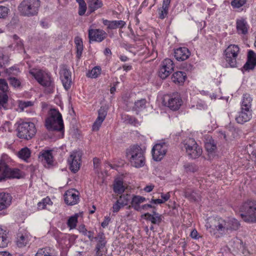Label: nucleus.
<instances>
[{"mask_svg": "<svg viewBox=\"0 0 256 256\" xmlns=\"http://www.w3.org/2000/svg\"><path fill=\"white\" fill-rule=\"evenodd\" d=\"M126 156L131 165L135 168H141L145 164L144 152L138 145L128 148Z\"/></svg>", "mask_w": 256, "mask_h": 256, "instance_id": "1", "label": "nucleus"}, {"mask_svg": "<svg viewBox=\"0 0 256 256\" xmlns=\"http://www.w3.org/2000/svg\"><path fill=\"white\" fill-rule=\"evenodd\" d=\"M49 116L46 120L45 126L49 130L63 131L64 128L62 116L56 109H50Z\"/></svg>", "mask_w": 256, "mask_h": 256, "instance_id": "2", "label": "nucleus"}, {"mask_svg": "<svg viewBox=\"0 0 256 256\" xmlns=\"http://www.w3.org/2000/svg\"><path fill=\"white\" fill-rule=\"evenodd\" d=\"M240 216L246 222H256V202L248 200L242 204L240 208Z\"/></svg>", "mask_w": 256, "mask_h": 256, "instance_id": "3", "label": "nucleus"}, {"mask_svg": "<svg viewBox=\"0 0 256 256\" xmlns=\"http://www.w3.org/2000/svg\"><path fill=\"white\" fill-rule=\"evenodd\" d=\"M40 6L39 0H23L18 8L21 15L31 17L38 14Z\"/></svg>", "mask_w": 256, "mask_h": 256, "instance_id": "4", "label": "nucleus"}, {"mask_svg": "<svg viewBox=\"0 0 256 256\" xmlns=\"http://www.w3.org/2000/svg\"><path fill=\"white\" fill-rule=\"evenodd\" d=\"M17 136L20 138L31 139L36 133L35 126L32 122H22L17 128Z\"/></svg>", "mask_w": 256, "mask_h": 256, "instance_id": "5", "label": "nucleus"}, {"mask_svg": "<svg viewBox=\"0 0 256 256\" xmlns=\"http://www.w3.org/2000/svg\"><path fill=\"white\" fill-rule=\"evenodd\" d=\"M184 148L187 154L192 158H196L202 154V149L193 138L186 140L184 142Z\"/></svg>", "mask_w": 256, "mask_h": 256, "instance_id": "6", "label": "nucleus"}, {"mask_svg": "<svg viewBox=\"0 0 256 256\" xmlns=\"http://www.w3.org/2000/svg\"><path fill=\"white\" fill-rule=\"evenodd\" d=\"M239 52L240 48L235 44H231L225 50L226 60L230 67L236 66V58Z\"/></svg>", "mask_w": 256, "mask_h": 256, "instance_id": "7", "label": "nucleus"}, {"mask_svg": "<svg viewBox=\"0 0 256 256\" xmlns=\"http://www.w3.org/2000/svg\"><path fill=\"white\" fill-rule=\"evenodd\" d=\"M82 156L80 152L74 151L68 158L70 169L74 173L76 172L80 168Z\"/></svg>", "mask_w": 256, "mask_h": 256, "instance_id": "8", "label": "nucleus"}, {"mask_svg": "<svg viewBox=\"0 0 256 256\" xmlns=\"http://www.w3.org/2000/svg\"><path fill=\"white\" fill-rule=\"evenodd\" d=\"M168 145L165 142L156 144L152 150L153 159L157 162L161 160L166 155Z\"/></svg>", "mask_w": 256, "mask_h": 256, "instance_id": "9", "label": "nucleus"}, {"mask_svg": "<svg viewBox=\"0 0 256 256\" xmlns=\"http://www.w3.org/2000/svg\"><path fill=\"white\" fill-rule=\"evenodd\" d=\"M174 66L172 61L170 58L165 59L162 62V67L158 72L160 78L165 79L173 71Z\"/></svg>", "mask_w": 256, "mask_h": 256, "instance_id": "10", "label": "nucleus"}, {"mask_svg": "<svg viewBox=\"0 0 256 256\" xmlns=\"http://www.w3.org/2000/svg\"><path fill=\"white\" fill-rule=\"evenodd\" d=\"M107 34L103 30L99 29H92L88 30L90 41L100 42L106 36Z\"/></svg>", "mask_w": 256, "mask_h": 256, "instance_id": "11", "label": "nucleus"}, {"mask_svg": "<svg viewBox=\"0 0 256 256\" xmlns=\"http://www.w3.org/2000/svg\"><path fill=\"white\" fill-rule=\"evenodd\" d=\"M60 76L64 88L66 90H69L72 84L71 72L64 66L60 71Z\"/></svg>", "mask_w": 256, "mask_h": 256, "instance_id": "12", "label": "nucleus"}, {"mask_svg": "<svg viewBox=\"0 0 256 256\" xmlns=\"http://www.w3.org/2000/svg\"><path fill=\"white\" fill-rule=\"evenodd\" d=\"M182 101L178 94H174L168 99V106L172 110H176L180 108Z\"/></svg>", "mask_w": 256, "mask_h": 256, "instance_id": "13", "label": "nucleus"}, {"mask_svg": "<svg viewBox=\"0 0 256 256\" xmlns=\"http://www.w3.org/2000/svg\"><path fill=\"white\" fill-rule=\"evenodd\" d=\"M256 66V53L250 50L248 54V60L243 66V70L248 71L253 70Z\"/></svg>", "mask_w": 256, "mask_h": 256, "instance_id": "14", "label": "nucleus"}, {"mask_svg": "<svg viewBox=\"0 0 256 256\" xmlns=\"http://www.w3.org/2000/svg\"><path fill=\"white\" fill-rule=\"evenodd\" d=\"M252 117V110L240 108L238 115L236 117V120L238 123L243 124L249 121Z\"/></svg>", "mask_w": 256, "mask_h": 256, "instance_id": "15", "label": "nucleus"}, {"mask_svg": "<svg viewBox=\"0 0 256 256\" xmlns=\"http://www.w3.org/2000/svg\"><path fill=\"white\" fill-rule=\"evenodd\" d=\"M94 240L96 241L95 250L98 252H104L107 242L104 233L103 232H99L97 236L94 238Z\"/></svg>", "mask_w": 256, "mask_h": 256, "instance_id": "16", "label": "nucleus"}, {"mask_svg": "<svg viewBox=\"0 0 256 256\" xmlns=\"http://www.w3.org/2000/svg\"><path fill=\"white\" fill-rule=\"evenodd\" d=\"M79 197L74 190H68L64 194L65 202L68 205H74L78 202Z\"/></svg>", "mask_w": 256, "mask_h": 256, "instance_id": "17", "label": "nucleus"}, {"mask_svg": "<svg viewBox=\"0 0 256 256\" xmlns=\"http://www.w3.org/2000/svg\"><path fill=\"white\" fill-rule=\"evenodd\" d=\"M142 217L146 220L150 221L153 224L159 225L162 220V216L155 211L152 212V214L148 212L142 216Z\"/></svg>", "mask_w": 256, "mask_h": 256, "instance_id": "18", "label": "nucleus"}, {"mask_svg": "<svg viewBox=\"0 0 256 256\" xmlns=\"http://www.w3.org/2000/svg\"><path fill=\"white\" fill-rule=\"evenodd\" d=\"M106 114L107 112L105 109L104 108H100L98 111V116L92 126V130H94L96 131L99 130V128L105 119Z\"/></svg>", "mask_w": 256, "mask_h": 256, "instance_id": "19", "label": "nucleus"}, {"mask_svg": "<svg viewBox=\"0 0 256 256\" xmlns=\"http://www.w3.org/2000/svg\"><path fill=\"white\" fill-rule=\"evenodd\" d=\"M190 52L186 48H179L174 52V56L178 60H184L188 58Z\"/></svg>", "mask_w": 256, "mask_h": 256, "instance_id": "20", "label": "nucleus"}, {"mask_svg": "<svg viewBox=\"0 0 256 256\" xmlns=\"http://www.w3.org/2000/svg\"><path fill=\"white\" fill-rule=\"evenodd\" d=\"M12 197L6 192H0V210L6 208L10 206Z\"/></svg>", "mask_w": 256, "mask_h": 256, "instance_id": "21", "label": "nucleus"}, {"mask_svg": "<svg viewBox=\"0 0 256 256\" xmlns=\"http://www.w3.org/2000/svg\"><path fill=\"white\" fill-rule=\"evenodd\" d=\"M146 201V198L143 196H134L132 199L131 206H130L129 208L131 206L136 210L140 212L142 206L140 204Z\"/></svg>", "mask_w": 256, "mask_h": 256, "instance_id": "22", "label": "nucleus"}, {"mask_svg": "<svg viewBox=\"0 0 256 256\" xmlns=\"http://www.w3.org/2000/svg\"><path fill=\"white\" fill-rule=\"evenodd\" d=\"M248 25L244 18H241L236 20V29L240 34H246L248 32Z\"/></svg>", "mask_w": 256, "mask_h": 256, "instance_id": "23", "label": "nucleus"}, {"mask_svg": "<svg viewBox=\"0 0 256 256\" xmlns=\"http://www.w3.org/2000/svg\"><path fill=\"white\" fill-rule=\"evenodd\" d=\"M170 1L171 0H163L162 7L158 10L160 18L162 20L167 16Z\"/></svg>", "mask_w": 256, "mask_h": 256, "instance_id": "24", "label": "nucleus"}, {"mask_svg": "<svg viewBox=\"0 0 256 256\" xmlns=\"http://www.w3.org/2000/svg\"><path fill=\"white\" fill-rule=\"evenodd\" d=\"M186 78V74L184 72L179 71L174 73L172 80L175 84H182L185 81Z\"/></svg>", "mask_w": 256, "mask_h": 256, "instance_id": "25", "label": "nucleus"}, {"mask_svg": "<svg viewBox=\"0 0 256 256\" xmlns=\"http://www.w3.org/2000/svg\"><path fill=\"white\" fill-rule=\"evenodd\" d=\"M224 224V220L222 218L216 217L213 220L212 226L210 228L213 226L214 228V231L216 230L218 232L222 231L223 225ZM217 232H214V234L216 236V237H219V236L216 234Z\"/></svg>", "mask_w": 256, "mask_h": 256, "instance_id": "26", "label": "nucleus"}, {"mask_svg": "<svg viewBox=\"0 0 256 256\" xmlns=\"http://www.w3.org/2000/svg\"><path fill=\"white\" fill-rule=\"evenodd\" d=\"M7 178H24V173L18 168H10L8 166Z\"/></svg>", "mask_w": 256, "mask_h": 256, "instance_id": "27", "label": "nucleus"}, {"mask_svg": "<svg viewBox=\"0 0 256 256\" xmlns=\"http://www.w3.org/2000/svg\"><path fill=\"white\" fill-rule=\"evenodd\" d=\"M252 99L250 94H244L241 102L240 108L248 110H252Z\"/></svg>", "mask_w": 256, "mask_h": 256, "instance_id": "28", "label": "nucleus"}, {"mask_svg": "<svg viewBox=\"0 0 256 256\" xmlns=\"http://www.w3.org/2000/svg\"><path fill=\"white\" fill-rule=\"evenodd\" d=\"M205 148L209 154L214 152L216 149V144L212 137L208 136L205 141Z\"/></svg>", "mask_w": 256, "mask_h": 256, "instance_id": "29", "label": "nucleus"}, {"mask_svg": "<svg viewBox=\"0 0 256 256\" xmlns=\"http://www.w3.org/2000/svg\"><path fill=\"white\" fill-rule=\"evenodd\" d=\"M184 196L186 198L192 202L198 201L200 199V194L191 189H187L186 190Z\"/></svg>", "mask_w": 256, "mask_h": 256, "instance_id": "30", "label": "nucleus"}, {"mask_svg": "<svg viewBox=\"0 0 256 256\" xmlns=\"http://www.w3.org/2000/svg\"><path fill=\"white\" fill-rule=\"evenodd\" d=\"M239 222L234 218H229L226 222V231L236 230L240 227Z\"/></svg>", "mask_w": 256, "mask_h": 256, "instance_id": "31", "label": "nucleus"}, {"mask_svg": "<svg viewBox=\"0 0 256 256\" xmlns=\"http://www.w3.org/2000/svg\"><path fill=\"white\" fill-rule=\"evenodd\" d=\"M8 242L6 231L0 227V248L6 247Z\"/></svg>", "mask_w": 256, "mask_h": 256, "instance_id": "32", "label": "nucleus"}, {"mask_svg": "<svg viewBox=\"0 0 256 256\" xmlns=\"http://www.w3.org/2000/svg\"><path fill=\"white\" fill-rule=\"evenodd\" d=\"M88 8L91 12H94L101 8L103 4L100 0H87Z\"/></svg>", "mask_w": 256, "mask_h": 256, "instance_id": "33", "label": "nucleus"}, {"mask_svg": "<svg viewBox=\"0 0 256 256\" xmlns=\"http://www.w3.org/2000/svg\"><path fill=\"white\" fill-rule=\"evenodd\" d=\"M35 256H54V255L52 249L48 247H46L39 248Z\"/></svg>", "mask_w": 256, "mask_h": 256, "instance_id": "34", "label": "nucleus"}, {"mask_svg": "<svg viewBox=\"0 0 256 256\" xmlns=\"http://www.w3.org/2000/svg\"><path fill=\"white\" fill-rule=\"evenodd\" d=\"M113 189L114 192L118 194H122L125 190L123 182L120 180H115L114 184Z\"/></svg>", "mask_w": 256, "mask_h": 256, "instance_id": "35", "label": "nucleus"}, {"mask_svg": "<svg viewBox=\"0 0 256 256\" xmlns=\"http://www.w3.org/2000/svg\"><path fill=\"white\" fill-rule=\"evenodd\" d=\"M28 238L27 236L20 234L18 236L16 244L20 248L26 246L28 244Z\"/></svg>", "mask_w": 256, "mask_h": 256, "instance_id": "36", "label": "nucleus"}, {"mask_svg": "<svg viewBox=\"0 0 256 256\" xmlns=\"http://www.w3.org/2000/svg\"><path fill=\"white\" fill-rule=\"evenodd\" d=\"M44 158L46 162L50 164L53 162V156H52L51 150H45L42 153V154L40 156V158Z\"/></svg>", "mask_w": 256, "mask_h": 256, "instance_id": "37", "label": "nucleus"}, {"mask_svg": "<svg viewBox=\"0 0 256 256\" xmlns=\"http://www.w3.org/2000/svg\"><path fill=\"white\" fill-rule=\"evenodd\" d=\"M74 42L77 50V56L78 58H80L83 50L82 42L80 37L77 36L74 39Z\"/></svg>", "mask_w": 256, "mask_h": 256, "instance_id": "38", "label": "nucleus"}, {"mask_svg": "<svg viewBox=\"0 0 256 256\" xmlns=\"http://www.w3.org/2000/svg\"><path fill=\"white\" fill-rule=\"evenodd\" d=\"M8 166L5 162H0V180L7 178Z\"/></svg>", "mask_w": 256, "mask_h": 256, "instance_id": "39", "label": "nucleus"}, {"mask_svg": "<svg viewBox=\"0 0 256 256\" xmlns=\"http://www.w3.org/2000/svg\"><path fill=\"white\" fill-rule=\"evenodd\" d=\"M19 158L26 160L30 156V151L28 148L21 149L18 153Z\"/></svg>", "mask_w": 256, "mask_h": 256, "instance_id": "40", "label": "nucleus"}, {"mask_svg": "<svg viewBox=\"0 0 256 256\" xmlns=\"http://www.w3.org/2000/svg\"><path fill=\"white\" fill-rule=\"evenodd\" d=\"M10 84L14 88H22L21 80L14 76H10L8 78Z\"/></svg>", "mask_w": 256, "mask_h": 256, "instance_id": "41", "label": "nucleus"}, {"mask_svg": "<svg viewBox=\"0 0 256 256\" xmlns=\"http://www.w3.org/2000/svg\"><path fill=\"white\" fill-rule=\"evenodd\" d=\"M146 100L145 99H141L136 102L134 108L136 110L140 111L146 108Z\"/></svg>", "mask_w": 256, "mask_h": 256, "instance_id": "42", "label": "nucleus"}, {"mask_svg": "<svg viewBox=\"0 0 256 256\" xmlns=\"http://www.w3.org/2000/svg\"><path fill=\"white\" fill-rule=\"evenodd\" d=\"M78 216L77 214H75L74 216H70L68 220L67 224L70 229H73L76 226L78 222Z\"/></svg>", "mask_w": 256, "mask_h": 256, "instance_id": "43", "label": "nucleus"}, {"mask_svg": "<svg viewBox=\"0 0 256 256\" xmlns=\"http://www.w3.org/2000/svg\"><path fill=\"white\" fill-rule=\"evenodd\" d=\"M100 74V69L98 66H95L94 68L88 73L87 74V76L91 78H96Z\"/></svg>", "mask_w": 256, "mask_h": 256, "instance_id": "44", "label": "nucleus"}, {"mask_svg": "<svg viewBox=\"0 0 256 256\" xmlns=\"http://www.w3.org/2000/svg\"><path fill=\"white\" fill-rule=\"evenodd\" d=\"M52 202L48 198H44L42 202L38 204V207L39 210H43L46 208L47 204L51 205Z\"/></svg>", "mask_w": 256, "mask_h": 256, "instance_id": "45", "label": "nucleus"}, {"mask_svg": "<svg viewBox=\"0 0 256 256\" xmlns=\"http://www.w3.org/2000/svg\"><path fill=\"white\" fill-rule=\"evenodd\" d=\"M126 25V22L124 20H112L111 24V30L118 28H122Z\"/></svg>", "mask_w": 256, "mask_h": 256, "instance_id": "46", "label": "nucleus"}, {"mask_svg": "<svg viewBox=\"0 0 256 256\" xmlns=\"http://www.w3.org/2000/svg\"><path fill=\"white\" fill-rule=\"evenodd\" d=\"M52 80L50 76L48 74L44 72L40 84L45 86H50Z\"/></svg>", "mask_w": 256, "mask_h": 256, "instance_id": "47", "label": "nucleus"}, {"mask_svg": "<svg viewBox=\"0 0 256 256\" xmlns=\"http://www.w3.org/2000/svg\"><path fill=\"white\" fill-rule=\"evenodd\" d=\"M30 73L36 80L39 84H41L42 80V78L44 74V72L42 71H38L36 72H30Z\"/></svg>", "mask_w": 256, "mask_h": 256, "instance_id": "48", "label": "nucleus"}, {"mask_svg": "<svg viewBox=\"0 0 256 256\" xmlns=\"http://www.w3.org/2000/svg\"><path fill=\"white\" fill-rule=\"evenodd\" d=\"M8 96L5 93H0V109L6 108L5 105L8 102Z\"/></svg>", "mask_w": 256, "mask_h": 256, "instance_id": "49", "label": "nucleus"}, {"mask_svg": "<svg viewBox=\"0 0 256 256\" xmlns=\"http://www.w3.org/2000/svg\"><path fill=\"white\" fill-rule=\"evenodd\" d=\"M10 12V9L4 6H0V18H6Z\"/></svg>", "mask_w": 256, "mask_h": 256, "instance_id": "50", "label": "nucleus"}, {"mask_svg": "<svg viewBox=\"0 0 256 256\" xmlns=\"http://www.w3.org/2000/svg\"><path fill=\"white\" fill-rule=\"evenodd\" d=\"M33 105V102L31 101H20L18 106L20 109L23 110L25 108L31 106Z\"/></svg>", "mask_w": 256, "mask_h": 256, "instance_id": "51", "label": "nucleus"}, {"mask_svg": "<svg viewBox=\"0 0 256 256\" xmlns=\"http://www.w3.org/2000/svg\"><path fill=\"white\" fill-rule=\"evenodd\" d=\"M118 200L121 202L122 205L124 206H126L130 200V196L128 194L122 195L120 196Z\"/></svg>", "mask_w": 256, "mask_h": 256, "instance_id": "52", "label": "nucleus"}, {"mask_svg": "<svg viewBox=\"0 0 256 256\" xmlns=\"http://www.w3.org/2000/svg\"><path fill=\"white\" fill-rule=\"evenodd\" d=\"M246 2V0H234L231 2L232 6L236 8H239L244 6Z\"/></svg>", "mask_w": 256, "mask_h": 256, "instance_id": "53", "label": "nucleus"}, {"mask_svg": "<svg viewBox=\"0 0 256 256\" xmlns=\"http://www.w3.org/2000/svg\"><path fill=\"white\" fill-rule=\"evenodd\" d=\"M0 90H2L4 93L8 91V84L4 79H0Z\"/></svg>", "mask_w": 256, "mask_h": 256, "instance_id": "54", "label": "nucleus"}, {"mask_svg": "<svg viewBox=\"0 0 256 256\" xmlns=\"http://www.w3.org/2000/svg\"><path fill=\"white\" fill-rule=\"evenodd\" d=\"M79 4V10L78 14L80 16H82L84 14L86 10V5L85 2L80 3Z\"/></svg>", "mask_w": 256, "mask_h": 256, "instance_id": "55", "label": "nucleus"}, {"mask_svg": "<svg viewBox=\"0 0 256 256\" xmlns=\"http://www.w3.org/2000/svg\"><path fill=\"white\" fill-rule=\"evenodd\" d=\"M121 202L118 200L112 206V211L114 212H117L119 211L120 208L124 206L122 204Z\"/></svg>", "mask_w": 256, "mask_h": 256, "instance_id": "56", "label": "nucleus"}, {"mask_svg": "<svg viewBox=\"0 0 256 256\" xmlns=\"http://www.w3.org/2000/svg\"><path fill=\"white\" fill-rule=\"evenodd\" d=\"M124 118L126 122L131 124H134L137 121L134 118L128 115L124 116Z\"/></svg>", "mask_w": 256, "mask_h": 256, "instance_id": "57", "label": "nucleus"}, {"mask_svg": "<svg viewBox=\"0 0 256 256\" xmlns=\"http://www.w3.org/2000/svg\"><path fill=\"white\" fill-rule=\"evenodd\" d=\"M7 58L4 56L2 54H0V66H2L5 64L7 62Z\"/></svg>", "mask_w": 256, "mask_h": 256, "instance_id": "58", "label": "nucleus"}, {"mask_svg": "<svg viewBox=\"0 0 256 256\" xmlns=\"http://www.w3.org/2000/svg\"><path fill=\"white\" fill-rule=\"evenodd\" d=\"M161 198H162V201H164V203L166 201H168L170 198V194L169 192H168L166 194H161Z\"/></svg>", "mask_w": 256, "mask_h": 256, "instance_id": "59", "label": "nucleus"}, {"mask_svg": "<svg viewBox=\"0 0 256 256\" xmlns=\"http://www.w3.org/2000/svg\"><path fill=\"white\" fill-rule=\"evenodd\" d=\"M190 236L192 238L194 239H198L200 236L196 230H194L190 233Z\"/></svg>", "mask_w": 256, "mask_h": 256, "instance_id": "60", "label": "nucleus"}, {"mask_svg": "<svg viewBox=\"0 0 256 256\" xmlns=\"http://www.w3.org/2000/svg\"><path fill=\"white\" fill-rule=\"evenodd\" d=\"M80 232L82 233L84 235L86 234L87 233V230L85 228V226L83 224L80 225L78 226V228Z\"/></svg>", "mask_w": 256, "mask_h": 256, "instance_id": "61", "label": "nucleus"}, {"mask_svg": "<svg viewBox=\"0 0 256 256\" xmlns=\"http://www.w3.org/2000/svg\"><path fill=\"white\" fill-rule=\"evenodd\" d=\"M84 236H87L90 241H92L95 238L94 236V232L92 231H87L86 234Z\"/></svg>", "mask_w": 256, "mask_h": 256, "instance_id": "62", "label": "nucleus"}, {"mask_svg": "<svg viewBox=\"0 0 256 256\" xmlns=\"http://www.w3.org/2000/svg\"><path fill=\"white\" fill-rule=\"evenodd\" d=\"M154 185L150 184V185L146 186L144 188V190L146 192H152V190L154 189Z\"/></svg>", "mask_w": 256, "mask_h": 256, "instance_id": "63", "label": "nucleus"}, {"mask_svg": "<svg viewBox=\"0 0 256 256\" xmlns=\"http://www.w3.org/2000/svg\"><path fill=\"white\" fill-rule=\"evenodd\" d=\"M102 22L103 24L107 26L108 28L111 30L112 21H110L107 20H103Z\"/></svg>", "mask_w": 256, "mask_h": 256, "instance_id": "64", "label": "nucleus"}]
</instances>
